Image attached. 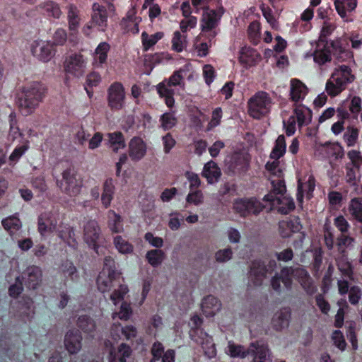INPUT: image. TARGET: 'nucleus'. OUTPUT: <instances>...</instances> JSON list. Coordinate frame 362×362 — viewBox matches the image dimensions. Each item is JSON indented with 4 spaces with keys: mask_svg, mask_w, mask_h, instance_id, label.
Instances as JSON below:
<instances>
[{
    "mask_svg": "<svg viewBox=\"0 0 362 362\" xmlns=\"http://www.w3.org/2000/svg\"><path fill=\"white\" fill-rule=\"evenodd\" d=\"M332 56L338 61H344L350 57V53L341 46L339 40L323 41L318 40L313 52L305 54V58L313 57L314 62L319 66L326 65L331 62Z\"/></svg>",
    "mask_w": 362,
    "mask_h": 362,
    "instance_id": "1",
    "label": "nucleus"
},
{
    "mask_svg": "<svg viewBox=\"0 0 362 362\" xmlns=\"http://www.w3.org/2000/svg\"><path fill=\"white\" fill-rule=\"evenodd\" d=\"M45 86L35 81L23 87L17 94L16 104L23 115H29L39 106L46 93Z\"/></svg>",
    "mask_w": 362,
    "mask_h": 362,
    "instance_id": "2",
    "label": "nucleus"
},
{
    "mask_svg": "<svg viewBox=\"0 0 362 362\" xmlns=\"http://www.w3.org/2000/svg\"><path fill=\"white\" fill-rule=\"evenodd\" d=\"M272 184L273 189L264 197L262 202L250 197V214L258 215L264 211L268 213L274 207L276 197H286V186L284 182L279 180L276 183L272 182Z\"/></svg>",
    "mask_w": 362,
    "mask_h": 362,
    "instance_id": "3",
    "label": "nucleus"
},
{
    "mask_svg": "<svg viewBox=\"0 0 362 362\" xmlns=\"http://www.w3.org/2000/svg\"><path fill=\"white\" fill-rule=\"evenodd\" d=\"M202 319L195 315L191 317L192 327L189 332V337L197 344L202 346L204 355L209 358H213L216 355V349L213 339L200 328Z\"/></svg>",
    "mask_w": 362,
    "mask_h": 362,
    "instance_id": "4",
    "label": "nucleus"
},
{
    "mask_svg": "<svg viewBox=\"0 0 362 362\" xmlns=\"http://www.w3.org/2000/svg\"><path fill=\"white\" fill-rule=\"evenodd\" d=\"M355 79L349 66L341 65L336 68L326 83V91L328 95L334 97L346 89L349 83Z\"/></svg>",
    "mask_w": 362,
    "mask_h": 362,
    "instance_id": "5",
    "label": "nucleus"
},
{
    "mask_svg": "<svg viewBox=\"0 0 362 362\" xmlns=\"http://www.w3.org/2000/svg\"><path fill=\"white\" fill-rule=\"evenodd\" d=\"M224 12L225 9L221 5L216 9H211L209 7L204 8L200 18V28L202 35H204L209 42L216 36V28Z\"/></svg>",
    "mask_w": 362,
    "mask_h": 362,
    "instance_id": "6",
    "label": "nucleus"
},
{
    "mask_svg": "<svg viewBox=\"0 0 362 362\" xmlns=\"http://www.w3.org/2000/svg\"><path fill=\"white\" fill-rule=\"evenodd\" d=\"M62 178L57 180V185L62 193L70 197L78 195L82 187V180L77 177V171L72 165L62 173Z\"/></svg>",
    "mask_w": 362,
    "mask_h": 362,
    "instance_id": "7",
    "label": "nucleus"
},
{
    "mask_svg": "<svg viewBox=\"0 0 362 362\" xmlns=\"http://www.w3.org/2000/svg\"><path fill=\"white\" fill-rule=\"evenodd\" d=\"M107 8L105 5L94 3L92 5L90 21L83 28V33L86 35L90 34V29L95 28L99 31H105L107 26Z\"/></svg>",
    "mask_w": 362,
    "mask_h": 362,
    "instance_id": "8",
    "label": "nucleus"
},
{
    "mask_svg": "<svg viewBox=\"0 0 362 362\" xmlns=\"http://www.w3.org/2000/svg\"><path fill=\"white\" fill-rule=\"evenodd\" d=\"M271 99L267 93L259 91L250 98V117L260 119L270 110Z\"/></svg>",
    "mask_w": 362,
    "mask_h": 362,
    "instance_id": "9",
    "label": "nucleus"
},
{
    "mask_svg": "<svg viewBox=\"0 0 362 362\" xmlns=\"http://www.w3.org/2000/svg\"><path fill=\"white\" fill-rule=\"evenodd\" d=\"M83 240L95 251L101 237V229L97 221L89 219L83 226Z\"/></svg>",
    "mask_w": 362,
    "mask_h": 362,
    "instance_id": "10",
    "label": "nucleus"
},
{
    "mask_svg": "<svg viewBox=\"0 0 362 362\" xmlns=\"http://www.w3.org/2000/svg\"><path fill=\"white\" fill-rule=\"evenodd\" d=\"M292 273V267H283L280 272L276 273L271 279V286L272 289L277 293H280L282 291V284L283 287L287 291L291 290L293 283L291 278Z\"/></svg>",
    "mask_w": 362,
    "mask_h": 362,
    "instance_id": "11",
    "label": "nucleus"
},
{
    "mask_svg": "<svg viewBox=\"0 0 362 362\" xmlns=\"http://www.w3.org/2000/svg\"><path fill=\"white\" fill-rule=\"evenodd\" d=\"M125 98L124 89L122 83H112L107 90L108 106L112 110H119L124 106Z\"/></svg>",
    "mask_w": 362,
    "mask_h": 362,
    "instance_id": "12",
    "label": "nucleus"
},
{
    "mask_svg": "<svg viewBox=\"0 0 362 362\" xmlns=\"http://www.w3.org/2000/svg\"><path fill=\"white\" fill-rule=\"evenodd\" d=\"M33 56L44 62H49L54 55V44L48 41L36 40L31 45Z\"/></svg>",
    "mask_w": 362,
    "mask_h": 362,
    "instance_id": "13",
    "label": "nucleus"
},
{
    "mask_svg": "<svg viewBox=\"0 0 362 362\" xmlns=\"http://www.w3.org/2000/svg\"><path fill=\"white\" fill-rule=\"evenodd\" d=\"M66 71L76 77L81 76L85 72L86 62L81 54H73L64 62Z\"/></svg>",
    "mask_w": 362,
    "mask_h": 362,
    "instance_id": "14",
    "label": "nucleus"
},
{
    "mask_svg": "<svg viewBox=\"0 0 362 362\" xmlns=\"http://www.w3.org/2000/svg\"><path fill=\"white\" fill-rule=\"evenodd\" d=\"M81 333L75 329L69 330L64 339V346L70 354H75L79 352L82 347Z\"/></svg>",
    "mask_w": 362,
    "mask_h": 362,
    "instance_id": "15",
    "label": "nucleus"
},
{
    "mask_svg": "<svg viewBox=\"0 0 362 362\" xmlns=\"http://www.w3.org/2000/svg\"><path fill=\"white\" fill-rule=\"evenodd\" d=\"M250 356L253 362H272L270 351L262 341L250 343Z\"/></svg>",
    "mask_w": 362,
    "mask_h": 362,
    "instance_id": "16",
    "label": "nucleus"
},
{
    "mask_svg": "<svg viewBox=\"0 0 362 362\" xmlns=\"http://www.w3.org/2000/svg\"><path fill=\"white\" fill-rule=\"evenodd\" d=\"M146 150V145L140 137L134 136L129 142V156L133 161L141 160L145 156Z\"/></svg>",
    "mask_w": 362,
    "mask_h": 362,
    "instance_id": "17",
    "label": "nucleus"
},
{
    "mask_svg": "<svg viewBox=\"0 0 362 362\" xmlns=\"http://www.w3.org/2000/svg\"><path fill=\"white\" fill-rule=\"evenodd\" d=\"M23 278L25 279L28 288L35 289L41 283L42 271L37 266H30L23 272Z\"/></svg>",
    "mask_w": 362,
    "mask_h": 362,
    "instance_id": "18",
    "label": "nucleus"
},
{
    "mask_svg": "<svg viewBox=\"0 0 362 362\" xmlns=\"http://www.w3.org/2000/svg\"><path fill=\"white\" fill-rule=\"evenodd\" d=\"M57 225L56 218L50 213H43L38 218V231L41 235L52 233Z\"/></svg>",
    "mask_w": 362,
    "mask_h": 362,
    "instance_id": "19",
    "label": "nucleus"
},
{
    "mask_svg": "<svg viewBox=\"0 0 362 362\" xmlns=\"http://www.w3.org/2000/svg\"><path fill=\"white\" fill-rule=\"evenodd\" d=\"M307 86L299 79L292 78L291 80L290 96L295 103L302 101L308 94Z\"/></svg>",
    "mask_w": 362,
    "mask_h": 362,
    "instance_id": "20",
    "label": "nucleus"
},
{
    "mask_svg": "<svg viewBox=\"0 0 362 362\" xmlns=\"http://www.w3.org/2000/svg\"><path fill=\"white\" fill-rule=\"evenodd\" d=\"M221 308V303L214 296H206L202 302V310L206 317L214 316Z\"/></svg>",
    "mask_w": 362,
    "mask_h": 362,
    "instance_id": "21",
    "label": "nucleus"
},
{
    "mask_svg": "<svg viewBox=\"0 0 362 362\" xmlns=\"http://www.w3.org/2000/svg\"><path fill=\"white\" fill-rule=\"evenodd\" d=\"M107 145L115 153L126 146L123 134L121 132H114L106 134Z\"/></svg>",
    "mask_w": 362,
    "mask_h": 362,
    "instance_id": "22",
    "label": "nucleus"
},
{
    "mask_svg": "<svg viewBox=\"0 0 362 362\" xmlns=\"http://www.w3.org/2000/svg\"><path fill=\"white\" fill-rule=\"evenodd\" d=\"M202 175L206 178L209 184H213L218 182L221 172L217 164L214 161L210 160L204 165Z\"/></svg>",
    "mask_w": 362,
    "mask_h": 362,
    "instance_id": "23",
    "label": "nucleus"
},
{
    "mask_svg": "<svg viewBox=\"0 0 362 362\" xmlns=\"http://www.w3.org/2000/svg\"><path fill=\"white\" fill-rule=\"evenodd\" d=\"M334 6L340 17L345 21H349L347 13L355 10L357 6V0H335Z\"/></svg>",
    "mask_w": 362,
    "mask_h": 362,
    "instance_id": "24",
    "label": "nucleus"
},
{
    "mask_svg": "<svg viewBox=\"0 0 362 362\" xmlns=\"http://www.w3.org/2000/svg\"><path fill=\"white\" fill-rule=\"evenodd\" d=\"M291 310L289 308L281 309L277 312L272 320V323L276 330H281L288 326L291 319Z\"/></svg>",
    "mask_w": 362,
    "mask_h": 362,
    "instance_id": "25",
    "label": "nucleus"
},
{
    "mask_svg": "<svg viewBox=\"0 0 362 362\" xmlns=\"http://www.w3.org/2000/svg\"><path fill=\"white\" fill-rule=\"evenodd\" d=\"M132 349L126 344H121L118 349H112L109 355V362H126L127 358L131 355Z\"/></svg>",
    "mask_w": 362,
    "mask_h": 362,
    "instance_id": "26",
    "label": "nucleus"
},
{
    "mask_svg": "<svg viewBox=\"0 0 362 362\" xmlns=\"http://www.w3.org/2000/svg\"><path fill=\"white\" fill-rule=\"evenodd\" d=\"M274 260L269 262V268L261 260L252 261L250 264V276L255 274L258 276L264 277L268 272H270L276 267Z\"/></svg>",
    "mask_w": 362,
    "mask_h": 362,
    "instance_id": "27",
    "label": "nucleus"
},
{
    "mask_svg": "<svg viewBox=\"0 0 362 362\" xmlns=\"http://www.w3.org/2000/svg\"><path fill=\"white\" fill-rule=\"evenodd\" d=\"M1 224L11 236H13L22 227L21 221L17 214L4 218L1 221Z\"/></svg>",
    "mask_w": 362,
    "mask_h": 362,
    "instance_id": "28",
    "label": "nucleus"
},
{
    "mask_svg": "<svg viewBox=\"0 0 362 362\" xmlns=\"http://www.w3.org/2000/svg\"><path fill=\"white\" fill-rule=\"evenodd\" d=\"M77 326L84 332L91 337L94 336L96 330V324L93 319L88 315H81L76 321Z\"/></svg>",
    "mask_w": 362,
    "mask_h": 362,
    "instance_id": "29",
    "label": "nucleus"
},
{
    "mask_svg": "<svg viewBox=\"0 0 362 362\" xmlns=\"http://www.w3.org/2000/svg\"><path fill=\"white\" fill-rule=\"evenodd\" d=\"M360 166L357 164L347 163L345 167L346 181L351 186H356L361 179Z\"/></svg>",
    "mask_w": 362,
    "mask_h": 362,
    "instance_id": "30",
    "label": "nucleus"
},
{
    "mask_svg": "<svg viewBox=\"0 0 362 362\" xmlns=\"http://www.w3.org/2000/svg\"><path fill=\"white\" fill-rule=\"evenodd\" d=\"M109 50L110 45L108 43L103 42L98 45L94 54L93 65L95 67H100L106 62Z\"/></svg>",
    "mask_w": 362,
    "mask_h": 362,
    "instance_id": "31",
    "label": "nucleus"
},
{
    "mask_svg": "<svg viewBox=\"0 0 362 362\" xmlns=\"http://www.w3.org/2000/svg\"><path fill=\"white\" fill-rule=\"evenodd\" d=\"M157 90L159 95L165 98L167 106L169 107H173L175 103L173 98L174 90L171 86H168L166 81H163L157 86Z\"/></svg>",
    "mask_w": 362,
    "mask_h": 362,
    "instance_id": "32",
    "label": "nucleus"
},
{
    "mask_svg": "<svg viewBox=\"0 0 362 362\" xmlns=\"http://www.w3.org/2000/svg\"><path fill=\"white\" fill-rule=\"evenodd\" d=\"M274 206L277 207L279 213L286 215L295 209V204L291 197H276Z\"/></svg>",
    "mask_w": 362,
    "mask_h": 362,
    "instance_id": "33",
    "label": "nucleus"
},
{
    "mask_svg": "<svg viewBox=\"0 0 362 362\" xmlns=\"http://www.w3.org/2000/svg\"><path fill=\"white\" fill-rule=\"evenodd\" d=\"M67 18L69 30L72 32L76 31L80 25L79 10L74 4L67 6Z\"/></svg>",
    "mask_w": 362,
    "mask_h": 362,
    "instance_id": "34",
    "label": "nucleus"
},
{
    "mask_svg": "<svg viewBox=\"0 0 362 362\" xmlns=\"http://www.w3.org/2000/svg\"><path fill=\"white\" fill-rule=\"evenodd\" d=\"M115 186L112 178L107 179L103 185V192L101 195V201L103 206L107 209L110 206L113 199Z\"/></svg>",
    "mask_w": 362,
    "mask_h": 362,
    "instance_id": "35",
    "label": "nucleus"
},
{
    "mask_svg": "<svg viewBox=\"0 0 362 362\" xmlns=\"http://www.w3.org/2000/svg\"><path fill=\"white\" fill-rule=\"evenodd\" d=\"M348 210L351 216L362 223V198L355 197L350 200Z\"/></svg>",
    "mask_w": 362,
    "mask_h": 362,
    "instance_id": "36",
    "label": "nucleus"
},
{
    "mask_svg": "<svg viewBox=\"0 0 362 362\" xmlns=\"http://www.w3.org/2000/svg\"><path fill=\"white\" fill-rule=\"evenodd\" d=\"M108 227L113 233H119L123 231L122 219L120 215L115 213L113 210L107 212Z\"/></svg>",
    "mask_w": 362,
    "mask_h": 362,
    "instance_id": "37",
    "label": "nucleus"
},
{
    "mask_svg": "<svg viewBox=\"0 0 362 362\" xmlns=\"http://www.w3.org/2000/svg\"><path fill=\"white\" fill-rule=\"evenodd\" d=\"M286 144L285 136L279 135L276 141L275 145L270 153V158L274 160H279L286 153Z\"/></svg>",
    "mask_w": 362,
    "mask_h": 362,
    "instance_id": "38",
    "label": "nucleus"
},
{
    "mask_svg": "<svg viewBox=\"0 0 362 362\" xmlns=\"http://www.w3.org/2000/svg\"><path fill=\"white\" fill-rule=\"evenodd\" d=\"M355 239L349 235L341 234L337 238V246L338 251L345 256L346 249H352L354 247Z\"/></svg>",
    "mask_w": 362,
    "mask_h": 362,
    "instance_id": "39",
    "label": "nucleus"
},
{
    "mask_svg": "<svg viewBox=\"0 0 362 362\" xmlns=\"http://www.w3.org/2000/svg\"><path fill=\"white\" fill-rule=\"evenodd\" d=\"M165 252L162 250L155 249L147 252L146 258L153 267L159 266L165 258Z\"/></svg>",
    "mask_w": 362,
    "mask_h": 362,
    "instance_id": "40",
    "label": "nucleus"
},
{
    "mask_svg": "<svg viewBox=\"0 0 362 362\" xmlns=\"http://www.w3.org/2000/svg\"><path fill=\"white\" fill-rule=\"evenodd\" d=\"M294 113L299 126L308 124L310 122V118L307 119V116L311 114V111L304 105H296Z\"/></svg>",
    "mask_w": 362,
    "mask_h": 362,
    "instance_id": "41",
    "label": "nucleus"
},
{
    "mask_svg": "<svg viewBox=\"0 0 362 362\" xmlns=\"http://www.w3.org/2000/svg\"><path fill=\"white\" fill-rule=\"evenodd\" d=\"M226 353L231 357L245 358L249 354V350L246 349L244 346L236 344L234 342L228 341L226 349Z\"/></svg>",
    "mask_w": 362,
    "mask_h": 362,
    "instance_id": "42",
    "label": "nucleus"
},
{
    "mask_svg": "<svg viewBox=\"0 0 362 362\" xmlns=\"http://www.w3.org/2000/svg\"><path fill=\"white\" fill-rule=\"evenodd\" d=\"M9 122V132H8V139L14 141L19 136H22V133L18 126V122L16 119V114L15 112H11L8 116Z\"/></svg>",
    "mask_w": 362,
    "mask_h": 362,
    "instance_id": "43",
    "label": "nucleus"
},
{
    "mask_svg": "<svg viewBox=\"0 0 362 362\" xmlns=\"http://www.w3.org/2000/svg\"><path fill=\"white\" fill-rule=\"evenodd\" d=\"M163 37V33L158 32L153 35H148L146 32H143L141 34V40L144 47V49L147 51L151 47L156 44Z\"/></svg>",
    "mask_w": 362,
    "mask_h": 362,
    "instance_id": "44",
    "label": "nucleus"
},
{
    "mask_svg": "<svg viewBox=\"0 0 362 362\" xmlns=\"http://www.w3.org/2000/svg\"><path fill=\"white\" fill-rule=\"evenodd\" d=\"M59 237L62 239L67 245L71 247H76L77 242L75 238V232L71 227H65L64 229L61 230L58 233Z\"/></svg>",
    "mask_w": 362,
    "mask_h": 362,
    "instance_id": "45",
    "label": "nucleus"
},
{
    "mask_svg": "<svg viewBox=\"0 0 362 362\" xmlns=\"http://www.w3.org/2000/svg\"><path fill=\"white\" fill-rule=\"evenodd\" d=\"M186 38V35H182L180 32L175 31L172 39V49L177 52H182L187 45Z\"/></svg>",
    "mask_w": 362,
    "mask_h": 362,
    "instance_id": "46",
    "label": "nucleus"
},
{
    "mask_svg": "<svg viewBox=\"0 0 362 362\" xmlns=\"http://www.w3.org/2000/svg\"><path fill=\"white\" fill-rule=\"evenodd\" d=\"M136 9L134 7L132 8L127 13L126 17H124L122 21V25L129 28L131 25H133L135 28V33L139 32L138 25L141 21L140 18H137L135 16Z\"/></svg>",
    "mask_w": 362,
    "mask_h": 362,
    "instance_id": "47",
    "label": "nucleus"
},
{
    "mask_svg": "<svg viewBox=\"0 0 362 362\" xmlns=\"http://www.w3.org/2000/svg\"><path fill=\"white\" fill-rule=\"evenodd\" d=\"M60 271L65 278L75 280L78 277L76 268L74 264L69 260H66L62 264Z\"/></svg>",
    "mask_w": 362,
    "mask_h": 362,
    "instance_id": "48",
    "label": "nucleus"
},
{
    "mask_svg": "<svg viewBox=\"0 0 362 362\" xmlns=\"http://www.w3.org/2000/svg\"><path fill=\"white\" fill-rule=\"evenodd\" d=\"M116 277L109 276L107 274L100 273L97 279L98 288L102 293L108 291L112 286V281Z\"/></svg>",
    "mask_w": 362,
    "mask_h": 362,
    "instance_id": "49",
    "label": "nucleus"
},
{
    "mask_svg": "<svg viewBox=\"0 0 362 362\" xmlns=\"http://www.w3.org/2000/svg\"><path fill=\"white\" fill-rule=\"evenodd\" d=\"M206 119V116L198 108L195 107L191 110L190 121L194 127L202 128Z\"/></svg>",
    "mask_w": 362,
    "mask_h": 362,
    "instance_id": "50",
    "label": "nucleus"
},
{
    "mask_svg": "<svg viewBox=\"0 0 362 362\" xmlns=\"http://www.w3.org/2000/svg\"><path fill=\"white\" fill-rule=\"evenodd\" d=\"M114 244L115 247L121 253L128 254L133 251L132 245L120 235H117L114 238Z\"/></svg>",
    "mask_w": 362,
    "mask_h": 362,
    "instance_id": "51",
    "label": "nucleus"
},
{
    "mask_svg": "<svg viewBox=\"0 0 362 362\" xmlns=\"http://www.w3.org/2000/svg\"><path fill=\"white\" fill-rule=\"evenodd\" d=\"M337 265L339 270L346 276L351 277L353 274V269L351 263L345 256L337 259Z\"/></svg>",
    "mask_w": 362,
    "mask_h": 362,
    "instance_id": "52",
    "label": "nucleus"
},
{
    "mask_svg": "<svg viewBox=\"0 0 362 362\" xmlns=\"http://www.w3.org/2000/svg\"><path fill=\"white\" fill-rule=\"evenodd\" d=\"M100 273L107 274L109 276L116 277L118 274L115 271V260L110 256L104 258L103 269Z\"/></svg>",
    "mask_w": 362,
    "mask_h": 362,
    "instance_id": "53",
    "label": "nucleus"
},
{
    "mask_svg": "<svg viewBox=\"0 0 362 362\" xmlns=\"http://www.w3.org/2000/svg\"><path fill=\"white\" fill-rule=\"evenodd\" d=\"M233 252L230 247L218 250L216 252L214 257L218 263H226L233 257Z\"/></svg>",
    "mask_w": 362,
    "mask_h": 362,
    "instance_id": "54",
    "label": "nucleus"
},
{
    "mask_svg": "<svg viewBox=\"0 0 362 362\" xmlns=\"http://www.w3.org/2000/svg\"><path fill=\"white\" fill-rule=\"evenodd\" d=\"M358 136L357 128L349 127L344 134V139L349 146H353Z\"/></svg>",
    "mask_w": 362,
    "mask_h": 362,
    "instance_id": "55",
    "label": "nucleus"
},
{
    "mask_svg": "<svg viewBox=\"0 0 362 362\" xmlns=\"http://www.w3.org/2000/svg\"><path fill=\"white\" fill-rule=\"evenodd\" d=\"M28 145L17 146L8 158L9 165H14L28 150Z\"/></svg>",
    "mask_w": 362,
    "mask_h": 362,
    "instance_id": "56",
    "label": "nucleus"
},
{
    "mask_svg": "<svg viewBox=\"0 0 362 362\" xmlns=\"http://www.w3.org/2000/svg\"><path fill=\"white\" fill-rule=\"evenodd\" d=\"M42 8L45 10L48 15L54 18H59L62 14L61 10L57 4L54 1H47L42 5Z\"/></svg>",
    "mask_w": 362,
    "mask_h": 362,
    "instance_id": "57",
    "label": "nucleus"
},
{
    "mask_svg": "<svg viewBox=\"0 0 362 362\" xmlns=\"http://www.w3.org/2000/svg\"><path fill=\"white\" fill-rule=\"evenodd\" d=\"M300 283L304 291L309 296L313 295L317 291V286L314 284L313 279L308 275L303 278Z\"/></svg>",
    "mask_w": 362,
    "mask_h": 362,
    "instance_id": "58",
    "label": "nucleus"
},
{
    "mask_svg": "<svg viewBox=\"0 0 362 362\" xmlns=\"http://www.w3.org/2000/svg\"><path fill=\"white\" fill-rule=\"evenodd\" d=\"M234 209L242 216H246L249 214V200L240 199L234 203Z\"/></svg>",
    "mask_w": 362,
    "mask_h": 362,
    "instance_id": "59",
    "label": "nucleus"
},
{
    "mask_svg": "<svg viewBox=\"0 0 362 362\" xmlns=\"http://www.w3.org/2000/svg\"><path fill=\"white\" fill-rule=\"evenodd\" d=\"M250 44L253 45H257L258 42H259L260 39V33H259V28L260 25L259 23L255 21L250 23Z\"/></svg>",
    "mask_w": 362,
    "mask_h": 362,
    "instance_id": "60",
    "label": "nucleus"
},
{
    "mask_svg": "<svg viewBox=\"0 0 362 362\" xmlns=\"http://www.w3.org/2000/svg\"><path fill=\"white\" fill-rule=\"evenodd\" d=\"M362 297V290L358 286H353L350 288L349 293V301L353 305H357Z\"/></svg>",
    "mask_w": 362,
    "mask_h": 362,
    "instance_id": "61",
    "label": "nucleus"
},
{
    "mask_svg": "<svg viewBox=\"0 0 362 362\" xmlns=\"http://www.w3.org/2000/svg\"><path fill=\"white\" fill-rule=\"evenodd\" d=\"M160 121L163 129H170L175 125L177 119L173 113L166 112L161 116Z\"/></svg>",
    "mask_w": 362,
    "mask_h": 362,
    "instance_id": "62",
    "label": "nucleus"
},
{
    "mask_svg": "<svg viewBox=\"0 0 362 362\" xmlns=\"http://www.w3.org/2000/svg\"><path fill=\"white\" fill-rule=\"evenodd\" d=\"M168 86H179L180 87L183 88L185 85L184 78L182 75V71H176L173 73V74L169 78L168 80H165Z\"/></svg>",
    "mask_w": 362,
    "mask_h": 362,
    "instance_id": "63",
    "label": "nucleus"
},
{
    "mask_svg": "<svg viewBox=\"0 0 362 362\" xmlns=\"http://www.w3.org/2000/svg\"><path fill=\"white\" fill-rule=\"evenodd\" d=\"M164 347L163 344L158 341L155 342L153 344L151 349V353L153 355V358L151 360V362H160V360L163 355Z\"/></svg>",
    "mask_w": 362,
    "mask_h": 362,
    "instance_id": "64",
    "label": "nucleus"
}]
</instances>
